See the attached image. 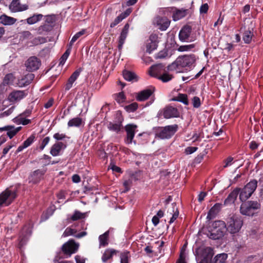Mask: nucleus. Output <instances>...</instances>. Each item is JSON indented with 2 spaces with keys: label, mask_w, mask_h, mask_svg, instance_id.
Instances as JSON below:
<instances>
[{
  "label": "nucleus",
  "mask_w": 263,
  "mask_h": 263,
  "mask_svg": "<svg viewBox=\"0 0 263 263\" xmlns=\"http://www.w3.org/2000/svg\"><path fill=\"white\" fill-rule=\"evenodd\" d=\"M196 61V56L193 54L179 56L174 62L167 66V70L176 72L190 70L195 66Z\"/></svg>",
  "instance_id": "obj_1"
},
{
  "label": "nucleus",
  "mask_w": 263,
  "mask_h": 263,
  "mask_svg": "<svg viewBox=\"0 0 263 263\" xmlns=\"http://www.w3.org/2000/svg\"><path fill=\"white\" fill-rule=\"evenodd\" d=\"M227 230V226L224 221H215L213 222L207 235L211 239H219L224 236Z\"/></svg>",
  "instance_id": "obj_2"
},
{
  "label": "nucleus",
  "mask_w": 263,
  "mask_h": 263,
  "mask_svg": "<svg viewBox=\"0 0 263 263\" xmlns=\"http://www.w3.org/2000/svg\"><path fill=\"white\" fill-rule=\"evenodd\" d=\"M16 188H8L0 194V207L8 206L17 196Z\"/></svg>",
  "instance_id": "obj_3"
},
{
  "label": "nucleus",
  "mask_w": 263,
  "mask_h": 263,
  "mask_svg": "<svg viewBox=\"0 0 263 263\" xmlns=\"http://www.w3.org/2000/svg\"><path fill=\"white\" fill-rule=\"evenodd\" d=\"M227 223V230L231 234H235L240 231L243 222L238 216L233 214L228 218Z\"/></svg>",
  "instance_id": "obj_4"
},
{
  "label": "nucleus",
  "mask_w": 263,
  "mask_h": 263,
  "mask_svg": "<svg viewBox=\"0 0 263 263\" xmlns=\"http://www.w3.org/2000/svg\"><path fill=\"white\" fill-rule=\"evenodd\" d=\"M257 184V181L256 180H253L247 183L242 189L240 190V200L241 201H246L255 191Z\"/></svg>",
  "instance_id": "obj_5"
},
{
  "label": "nucleus",
  "mask_w": 263,
  "mask_h": 263,
  "mask_svg": "<svg viewBox=\"0 0 263 263\" xmlns=\"http://www.w3.org/2000/svg\"><path fill=\"white\" fill-rule=\"evenodd\" d=\"M260 208V204L257 201H249L242 203L240 208L241 214L247 216H253L254 211Z\"/></svg>",
  "instance_id": "obj_6"
},
{
  "label": "nucleus",
  "mask_w": 263,
  "mask_h": 263,
  "mask_svg": "<svg viewBox=\"0 0 263 263\" xmlns=\"http://www.w3.org/2000/svg\"><path fill=\"white\" fill-rule=\"evenodd\" d=\"M163 67V66L162 64H158L152 66L149 70V73L151 76L156 77L163 82L165 83L171 81L173 79V77L172 74H170L167 73H164L162 75L158 76V73L159 70Z\"/></svg>",
  "instance_id": "obj_7"
},
{
  "label": "nucleus",
  "mask_w": 263,
  "mask_h": 263,
  "mask_svg": "<svg viewBox=\"0 0 263 263\" xmlns=\"http://www.w3.org/2000/svg\"><path fill=\"white\" fill-rule=\"evenodd\" d=\"M178 125L174 124L162 128L156 134L157 137L161 139H169L177 132Z\"/></svg>",
  "instance_id": "obj_8"
},
{
  "label": "nucleus",
  "mask_w": 263,
  "mask_h": 263,
  "mask_svg": "<svg viewBox=\"0 0 263 263\" xmlns=\"http://www.w3.org/2000/svg\"><path fill=\"white\" fill-rule=\"evenodd\" d=\"M167 209L165 215L170 218L169 223H172L178 217L179 211L175 203H172L166 206Z\"/></svg>",
  "instance_id": "obj_9"
},
{
  "label": "nucleus",
  "mask_w": 263,
  "mask_h": 263,
  "mask_svg": "<svg viewBox=\"0 0 263 263\" xmlns=\"http://www.w3.org/2000/svg\"><path fill=\"white\" fill-rule=\"evenodd\" d=\"M165 119L177 118L179 116V112L178 109L172 106H167L164 108L159 112Z\"/></svg>",
  "instance_id": "obj_10"
},
{
  "label": "nucleus",
  "mask_w": 263,
  "mask_h": 263,
  "mask_svg": "<svg viewBox=\"0 0 263 263\" xmlns=\"http://www.w3.org/2000/svg\"><path fill=\"white\" fill-rule=\"evenodd\" d=\"M26 70L28 71H33L37 70L40 65L41 61L36 57H30L25 62Z\"/></svg>",
  "instance_id": "obj_11"
},
{
  "label": "nucleus",
  "mask_w": 263,
  "mask_h": 263,
  "mask_svg": "<svg viewBox=\"0 0 263 263\" xmlns=\"http://www.w3.org/2000/svg\"><path fill=\"white\" fill-rule=\"evenodd\" d=\"M78 244L76 243L74 240H70L63 245L62 250L65 254L70 256L78 250Z\"/></svg>",
  "instance_id": "obj_12"
},
{
  "label": "nucleus",
  "mask_w": 263,
  "mask_h": 263,
  "mask_svg": "<svg viewBox=\"0 0 263 263\" xmlns=\"http://www.w3.org/2000/svg\"><path fill=\"white\" fill-rule=\"evenodd\" d=\"M26 95L24 90H14L9 94L8 99L11 102H16L23 99Z\"/></svg>",
  "instance_id": "obj_13"
},
{
  "label": "nucleus",
  "mask_w": 263,
  "mask_h": 263,
  "mask_svg": "<svg viewBox=\"0 0 263 263\" xmlns=\"http://www.w3.org/2000/svg\"><path fill=\"white\" fill-rule=\"evenodd\" d=\"M21 129V126L15 127L14 125H7L0 127V132L7 131V135L11 139L14 137Z\"/></svg>",
  "instance_id": "obj_14"
},
{
  "label": "nucleus",
  "mask_w": 263,
  "mask_h": 263,
  "mask_svg": "<svg viewBox=\"0 0 263 263\" xmlns=\"http://www.w3.org/2000/svg\"><path fill=\"white\" fill-rule=\"evenodd\" d=\"M155 23L159 29L162 31L166 30L170 25V21L166 17H157L155 18Z\"/></svg>",
  "instance_id": "obj_15"
},
{
  "label": "nucleus",
  "mask_w": 263,
  "mask_h": 263,
  "mask_svg": "<svg viewBox=\"0 0 263 263\" xmlns=\"http://www.w3.org/2000/svg\"><path fill=\"white\" fill-rule=\"evenodd\" d=\"M137 127V126L134 124H128L125 126V130L127 133L126 140L127 143H132Z\"/></svg>",
  "instance_id": "obj_16"
},
{
  "label": "nucleus",
  "mask_w": 263,
  "mask_h": 263,
  "mask_svg": "<svg viewBox=\"0 0 263 263\" xmlns=\"http://www.w3.org/2000/svg\"><path fill=\"white\" fill-rule=\"evenodd\" d=\"M240 192V189L236 188L231 192L225 199L223 205L228 206L233 204L236 200L237 197Z\"/></svg>",
  "instance_id": "obj_17"
},
{
  "label": "nucleus",
  "mask_w": 263,
  "mask_h": 263,
  "mask_svg": "<svg viewBox=\"0 0 263 263\" xmlns=\"http://www.w3.org/2000/svg\"><path fill=\"white\" fill-rule=\"evenodd\" d=\"M34 78V75L33 74L28 73L21 79L18 80L17 84L20 87H25L30 84Z\"/></svg>",
  "instance_id": "obj_18"
},
{
  "label": "nucleus",
  "mask_w": 263,
  "mask_h": 263,
  "mask_svg": "<svg viewBox=\"0 0 263 263\" xmlns=\"http://www.w3.org/2000/svg\"><path fill=\"white\" fill-rule=\"evenodd\" d=\"M76 233L77 231L76 230L68 227L65 229L62 235V236L65 237L73 235L76 238H80L85 236L87 234L86 232H82L77 234H76Z\"/></svg>",
  "instance_id": "obj_19"
},
{
  "label": "nucleus",
  "mask_w": 263,
  "mask_h": 263,
  "mask_svg": "<svg viewBox=\"0 0 263 263\" xmlns=\"http://www.w3.org/2000/svg\"><path fill=\"white\" fill-rule=\"evenodd\" d=\"M44 174V173L42 171L39 170L35 171L30 175L29 178V182L33 184L39 182L42 178Z\"/></svg>",
  "instance_id": "obj_20"
},
{
  "label": "nucleus",
  "mask_w": 263,
  "mask_h": 263,
  "mask_svg": "<svg viewBox=\"0 0 263 263\" xmlns=\"http://www.w3.org/2000/svg\"><path fill=\"white\" fill-rule=\"evenodd\" d=\"M192 28L190 26H184L180 31L179 34V39L181 41H185L189 37Z\"/></svg>",
  "instance_id": "obj_21"
},
{
  "label": "nucleus",
  "mask_w": 263,
  "mask_h": 263,
  "mask_svg": "<svg viewBox=\"0 0 263 263\" xmlns=\"http://www.w3.org/2000/svg\"><path fill=\"white\" fill-rule=\"evenodd\" d=\"M27 5H21L19 2H12L9 6V8L12 12H16L26 10L28 9Z\"/></svg>",
  "instance_id": "obj_22"
},
{
  "label": "nucleus",
  "mask_w": 263,
  "mask_h": 263,
  "mask_svg": "<svg viewBox=\"0 0 263 263\" xmlns=\"http://www.w3.org/2000/svg\"><path fill=\"white\" fill-rule=\"evenodd\" d=\"M66 146L62 142L55 143L51 146L50 153L53 156H57L60 154L61 151Z\"/></svg>",
  "instance_id": "obj_23"
},
{
  "label": "nucleus",
  "mask_w": 263,
  "mask_h": 263,
  "mask_svg": "<svg viewBox=\"0 0 263 263\" xmlns=\"http://www.w3.org/2000/svg\"><path fill=\"white\" fill-rule=\"evenodd\" d=\"M152 91L150 89L143 90L137 94L136 99L139 101H145L152 95Z\"/></svg>",
  "instance_id": "obj_24"
},
{
  "label": "nucleus",
  "mask_w": 263,
  "mask_h": 263,
  "mask_svg": "<svg viewBox=\"0 0 263 263\" xmlns=\"http://www.w3.org/2000/svg\"><path fill=\"white\" fill-rule=\"evenodd\" d=\"M16 22V19L3 14L0 16V23L4 25H12Z\"/></svg>",
  "instance_id": "obj_25"
},
{
  "label": "nucleus",
  "mask_w": 263,
  "mask_h": 263,
  "mask_svg": "<svg viewBox=\"0 0 263 263\" xmlns=\"http://www.w3.org/2000/svg\"><path fill=\"white\" fill-rule=\"evenodd\" d=\"M117 251L113 249H107L105 250L102 256V260L103 262H106L107 260L112 258V256L116 254Z\"/></svg>",
  "instance_id": "obj_26"
},
{
  "label": "nucleus",
  "mask_w": 263,
  "mask_h": 263,
  "mask_svg": "<svg viewBox=\"0 0 263 263\" xmlns=\"http://www.w3.org/2000/svg\"><path fill=\"white\" fill-rule=\"evenodd\" d=\"M123 76L125 80L130 82H136L138 81V77L136 74L130 71L124 70L123 71Z\"/></svg>",
  "instance_id": "obj_27"
},
{
  "label": "nucleus",
  "mask_w": 263,
  "mask_h": 263,
  "mask_svg": "<svg viewBox=\"0 0 263 263\" xmlns=\"http://www.w3.org/2000/svg\"><path fill=\"white\" fill-rule=\"evenodd\" d=\"M109 230L107 231L104 234L99 237V247H106L108 244Z\"/></svg>",
  "instance_id": "obj_28"
},
{
  "label": "nucleus",
  "mask_w": 263,
  "mask_h": 263,
  "mask_svg": "<svg viewBox=\"0 0 263 263\" xmlns=\"http://www.w3.org/2000/svg\"><path fill=\"white\" fill-rule=\"evenodd\" d=\"M253 36V28H249L248 29L246 30L245 31L243 35V40L245 43L247 44L250 43L252 41Z\"/></svg>",
  "instance_id": "obj_29"
},
{
  "label": "nucleus",
  "mask_w": 263,
  "mask_h": 263,
  "mask_svg": "<svg viewBox=\"0 0 263 263\" xmlns=\"http://www.w3.org/2000/svg\"><path fill=\"white\" fill-rule=\"evenodd\" d=\"M222 204L221 203H216L209 211L207 218L210 219V216L218 213L222 208Z\"/></svg>",
  "instance_id": "obj_30"
},
{
  "label": "nucleus",
  "mask_w": 263,
  "mask_h": 263,
  "mask_svg": "<svg viewBox=\"0 0 263 263\" xmlns=\"http://www.w3.org/2000/svg\"><path fill=\"white\" fill-rule=\"evenodd\" d=\"M43 15L41 14H34L27 19V23L29 25L34 24L41 21Z\"/></svg>",
  "instance_id": "obj_31"
},
{
  "label": "nucleus",
  "mask_w": 263,
  "mask_h": 263,
  "mask_svg": "<svg viewBox=\"0 0 263 263\" xmlns=\"http://www.w3.org/2000/svg\"><path fill=\"white\" fill-rule=\"evenodd\" d=\"M212 255L210 253L204 255L203 254L200 256H198L197 261L198 263H211Z\"/></svg>",
  "instance_id": "obj_32"
},
{
  "label": "nucleus",
  "mask_w": 263,
  "mask_h": 263,
  "mask_svg": "<svg viewBox=\"0 0 263 263\" xmlns=\"http://www.w3.org/2000/svg\"><path fill=\"white\" fill-rule=\"evenodd\" d=\"M172 100L181 102L185 105L189 104L187 96L186 94L179 93L176 98H173Z\"/></svg>",
  "instance_id": "obj_33"
},
{
  "label": "nucleus",
  "mask_w": 263,
  "mask_h": 263,
  "mask_svg": "<svg viewBox=\"0 0 263 263\" xmlns=\"http://www.w3.org/2000/svg\"><path fill=\"white\" fill-rule=\"evenodd\" d=\"M157 43L156 41L149 40L146 44V51L151 53L153 50L156 49Z\"/></svg>",
  "instance_id": "obj_34"
},
{
  "label": "nucleus",
  "mask_w": 263,
  "mask_h": 263,
  "mask_svg": "<svg viewBox=\"0 0 263 263\" xmlns=\"http://www.w3.org/2000/svg\"><path fill=\"white\" fill-rule=\"evenodd\" d=\"M82 123V120L80 118H74L70 120L68 122V126L69 127L72 126H79Z\"/></svg>",
  "instance_id": "obj_35"
},
{
  "label": "nucleus",
  "mask_w": 263,
  "mask_h": 263,
  "mask_svg": "<svg viewBox=\"0 0 263 263\" xmlns=\"http://www.w3.org/2000/svg\"><path fill=\"white\" fill-rule=\"evenodd\" d=\"M186 15V11L184 10H178L173 15V20L176 21H178L182 17H184Z\"/></svg>",
  "instance_id": "obj_36"
},
{
  "label": "nucleus",
  "mask_w": 263,
  "mask_h": 263,
  "mask_svg": "<svg viewBox=\"0 0 263 263\" xmlns=\"http://www.w3.org/2000/svg\"><path fill=\"white\" fill-rule=\"evenodd\" d=\"M121 123H112L110 122L108 125V128L109 130L118 132L121 129Z\"/></svg>",
  "instance_id": "obj_37"
},
{
  "label": "nucleus",
  "mask_w": 263,
  "mask_h": 263,
  "mask_svg": "<svg viewBox=\"0 0 263 263\" xmlns=\"http://www.w3.org/2000/svg\"><path fill=\"white\" fill-rule=\"evenodd\" d=\"M127 16V14H125V13H121L115 19L113 22L110 24V27L111 28L114 27Z\"/></svg>",
  "instance_id": "obj_38"
},
{
  "label": "nucleus",
  "mask_w": 263,
  "mask_h": 263,
  "mask_svg": "<svg viewBox=\"0 0 263 263\" xmlns=\"http://www.w3.org/2000/svg\"><path fill=\"white\" fill-rule=\"evenodd\" d=\"M86 214L81 213L79 211H76L71 217V219L73 221H76L79 219H82L85 217Z\"/></svg>",
  "instance_id": "obj_39"
},
{
  "label": "nucleus",
  "mask_w": 263,
  "mask_h": 263,
  "mask_svg": "<svg viewBox=\"0 0 263 263\" xmlns=\"http://www.w3.org/2000/svg\"><path fill=\"white\" fill-rule=\"evenodd\" d=\"M85 33V30L83 29L81 31L77 32L71 39L70 43H69V46L70 47H72L73 43L76 42L81 36L84 34Z\"/></svg>",
  "instance_id": "obj_40"
},
{
  "label": "nucleus",
  "mask_w": 263,
  "mask_h": 263,
  "mask_svg": "<svg viewBox=\"0 0 263 263\" xmlns=\"http://www.w3.org/2000/svg\"><path fill=\"white\" fill-rule=\"evenodd\" d=\"M194 47V44L182 45L179 47L178 48V51L180 52L190 51Z\"/></svg>",
  "instance_id": "obj_41"
},
{
  "label": "nucleus",
  "mask_w": 263,
  "mask_h": 263,
  "mask_svg": "<svg viewBox=\"0 0 263 263\" xmlns=\"http://www.w3.org/2000/svg\"><path fill=\"white\" fill-rule=\"evenodd\" d=\"M71 48V47L69 46V48L67 49V50L65 52V53L61 57L60 60V64L63 65L65 63V61L67 59L70 54Z\"/></svg>",
  "instance_id": "obj_42"
},
{
  "label": "nucleus",
  "mask_w": 263,
  "mask_h": 263,
  "mask_svg": "<svg viewBox=\"0 0 263 263\" xmlns=\"http://www.w3.org/2000/svg\"><path fill=\"white\" fill-rule=\"evenodd\" d=\"M14 76L12 73L7 74L4 77L3 83L6 85L11 84L14 80Z\"/></svg>",
  "instance_id": "obj_43"
},
{
  "label": "nucleus",
  "mask_w": 263,
  "mask_h": 263,
  "mask_svg": "<svg viewBox=\"0 0 263 263\" xmlns=\"http://www.w3.org/2000/svg\"><path fill=\"white\" fill-rule=\"evenodd\" d=\"M28 234H27V235H25V236H24L23 237H22V236L20 237L19 239H18L19 242L18 244V247L20 248H22L26 244V243L28 239Z\"/></svg>",
  "instance_id": "obj_44"
},
{
  "label": "nucleus",
  "mask_w": 263,
  "mask_h": 263,
  "mask_svg": "<svg viewBox=\"0 0 263 263\" xmlns=\"http://www.w3.org/2000/svg\"><path fill=\"white\" fill-rule=\"evenodd\" d=\"M115 99L119 103L124 102L125 100V97L124 93L123 92H121L116 95Z\"/></svg>",
  "instance_id": "obj_45"
},
{
  "label": "nucleus",
  "mask_w": 263,
  "mask_h": 263,
  "mask_svg": "<svg viewBox=\"0 0 263 263\" xmlns=\"http://www.w3.org/2000/svg\"><path fill=\"white\" fill-rule=\"evenodd\" d=\"M138 108V104L136 103H132L125 107L126 111L128 112H133L135 111Z\"/></svg>",
  "instance_id": "obj_46"
},
{
  "label": "nucleus",
  "mask_w": 263,
  "mask_h": 263,
  "mask_svg": "<svg viewBox=\"0 0 263 263\" xmlns=\"http://www.w3.org/2000/svg\"><path fill=\"white\" fill-rule=\"evenodd\" d=\"M121 263H128V252H124L120 255Z\"/></svg>",
  "instance_id": "obj_47"
},
{
  "label": "nucleus",
  "mask_w": 263,
  "mask_h": 263,
  "mask_svg": "<svg viewBox=\"0 0 263 263\" xmlns=\"http://www.w3.org/2000/svg\"><path fill=\"white\" fill-rule=\"evenodd\" d=\"M193 106L195 108H199L201 106V101L199 97H194L192 99Z\"/></svg>",
  "instance_id": "obj_48"
},
{
  "label": "nucleus",
  "mask_w": 263,
  "mask_h": 263,
  "mask_svg": "<svg viewBox=\"0 0 263 263\" xmlns=\"http://www.w3.org/2000/svg\"><path fill=\"white\" fill-rule=\"evenodd\" d=\"M34 139H35V137L34 136L32 135V136H30L28 139H27V140H26L23 142V144L24 145V147H25L26 148H27L28 146H29L33 143V142L34 140Z\"/></svg>",
  "instance_id": "obj_49"
},
{
  "label": "nucleus",
  "mask_w": 263,
  "mask_h": 263,
  "mask_svg": "<svg viewBox=\"0 0 263 263\" xmlns=\"http://www.w3.org/2000/svg\"><path fill=\"white\" fill-rule=\"evenodd\" d=\"M126 38V37H125V36H123V35L120 34V35L119 37V44H118V46L119 50L121 51L122 47H123V45L125 43Z\"/></svg>",
  "instance_id": "obj_50"
},
{
  "label": "nucleus",
  "mask_w": 263,
  "mask_h": 263,
  "mask_svg": "<svg viewBox=\"0 0 263 263\" xmlns=\"http://www.w3.org/2000/svg\"><path fill=\"white\" fill-rule=\"evenodd\" d=\"M46 39L43 37H37L33 39L32 43L35 45H38L40 44H43L46 42Z\"/></svg>",
  "instance_id": "obj_51"
},
{
  "label": "nucleus",
  "mask_w": 263,
  "mask_h": 263,
  "mask_svg": "<svg viewBox=\"0 0 263 263\" xmlns=\"http://www.w3.org/2000/svg\"><path fill=\"white\" fill-rule=\"evenodd\" d=\"M80 74V72L78 71H74L69 78L68 82L73 84L77 80Z\"/></svg>",
  "instance_id": "obj_52"
},
{
  "label": "nucleus",
  "mask_w": 263,
  "mask_h": 263,
  "mask_svg": "<svg viewBox=\"0 0 263 263\" xmlns=\"http://www.w3.org/2000/svg\"><path fill=\"white\" fill-rule=\"evenodd\" d=\"M50 140V138L49 137H46L43 139L40 146V149L41 151L43 150L45 147L49 143Z\"/></svg>",
  "instance_id": "obj_53"
},
{
  "label": "nucleus",
  "mask_w": 263,
  "mask_h": 263,
  "mask_svg": "<svg viewBox=\"0 0 263 263\" xmlns=\"http://www.w3.org/2000/svg\"><path fill=\"white\" fill-rule=\"evenodd\" d=\"M233 158L232 157H229L224 161L223 167L226 168L231 166L233 164Z\"/></svg>",
  "instance_id": "obj_54"
},
{
  "label": "nucleus",
  "mask_w": 263,
  "mask_h": 263,
  "mask_svg": "<svg viewBox=\"0 0 263 263\" xmlns=\"http://www.w3.org/2000/svg\"><path fill=\"white\" fill-rule=\"evenodd\" d=\"M129 28V25L128 24H126L124 25V26L121 32V34L122 35H123V36L127 37L128 33Z\"/></svg>",
  "instance_id": "obj_55"
},
{
  "label": "nucleus",
  "mask_w": 263,
  "mask_h": 263,
  "mask_svg": "<svg viewBox=\"0 0 263 263\" xmlns=\"http://www.w3.org/2000/svg\"><path fill=\"white\" fill-rule=\"evenodd\" d=\"M185 254L184 251L181 252L180 257L176 263H186L185 260Z\"/></svg>",
  "instance_id": "obj_56"
},
{
  "label": "nucleus",
  "mask_w": 263,
  "mask_h": 263,
  "mask_svg": "<svg viewBox=\"0 0 263 263\" xmlns=\"http://www.w3.org/2000/svg\"><path fill=\"white\" fill-rule=\"evenodd\" d=\"M197 148V147H187L186 148L185 152L187 155L191 154L196 152Z\"/></svg>",
  "instance_id": "obj_57"
},
{
  "label": "nucleus",
  "mask_w": 263,
  "mask_h": 263,
  "mask_svg": "<svg viewBox=\"0 0 263 263\" xmlns=\"http://www.w3.org/2000/svg\"><path fill=\"white\" fill-rule=\"evenodd\" d=\"M209 6L208 4H204L202 5L200 8V13H206L208 10Z\"/></svg>",
  "instance_id": "obj_58"
},
{
  "label": "nucleus",
  "mask_w": 263,
  "mask_h": 263,
  "mask_svg": "<svg viewBox=\"0 0 263 263\" xmlns=\"http://www.w3.org/2000/svg\"><path fill=\"white\" fill-rule=\"evenodd\" d=\"M53 138L57 140H61L66 138V135L64 134L55 133Z\"/></svg>",
  "instance_id": "obj_59"
},
{
  "label": "nucleus",
  "mask_w": 263,
  "mask_h": 263,
  "mask_svg": "<svg viewBox=\"0 0 263 263\" xmlns=\"http://www.w3.org/2000/svg\"><path fill=\"white\" fill-rule=\"evenodd\" d=\"M72 180L74 183H79L81 181L80 176L77 174H74L72 177Z\"/></svg>",
  "instance_id": "obj_60"
},
{
  "label": "nucleus",
  "mask_w": 263,
  "mask_h": 263,
  "mask_svg": "<svg viewBox=\"0 0 263 263\" xmlns=\"http://www.w3.org/2000/svg\"><path fill=\"white\" fill-rule=\"evenodd\" d=\"M207 194L205 192H201L198 195V200L200 202H202L205 197L206 196Z\"/></svg>",
  "instance_id": "obj_61"
},
{
  "label": "nucleus",
  "mask_w": 263,
  "mask_h": 263,
  "mask_svg": "<svg viewBox=\"0 0 263 263\" xmlns=\"http://www.w3.org/2000/svg\"><path fill=\"white\" fill-rule=\"evenodd\" d=\"M13 146L12 145H7V146H6L4 149H3V156H5V155H6L8 152H9V151L13 147Z\"/></svg>",
  "instance_id": "obj_62"
},
{
  "label": "nucleus",
  "mask_w": 263,
  "mask_h": 263,
  "mask_svg": "<svg viewBox=\"0 0 263 263\" xmlns=\"http://www.w3.org/2000/svg\"><path fill=\"white\" fill-rule=\"evenodd\" d=\"M249 146L251 149L254 150L257 148L258 144L255 141H252L250 142Z\"/></svg>",
  "instance_id": "obj_63"
},
{
  "label": "nucleus",
  "mask_w": 263,
  "mask_h": 263,
  "mask_svg": "<svg viewBox=\"0 0 263 263\" xmlns=\"http://www.w3.org/2000/svg\"><path fill=\"white\" fill-rule=\"evenodd\" d=\"M46 30H47V26L46 25L41 26L40 27H39L38 30H37L39 34H42L44 31H46Z\"/></svg>",
  "instance_id": "obj_64"
}]
</instances>
